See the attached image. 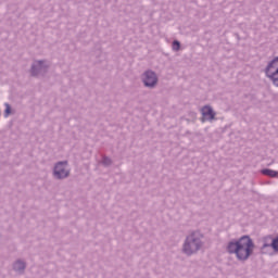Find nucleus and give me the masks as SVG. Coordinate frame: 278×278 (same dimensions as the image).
Masks as SVG:
<instances>
[{
	"mask_svg": "<svg viewBox=\"0 0 278 278\" xmlns=\"http://www.w3.org/2000/svg\"><path fill=\"white\" fill-rule=\"evenodd\" d=\"M34 71H36V65L33 66V75H34Z\"/></svg>",
	"mask_w": 278,
	"mask_h": 278,
	"instance_id": "nucleus-13",
	"label": "nucleus"
},
{
	"mask_svg": "<svg viewBox=\"0 0 278 278\" xmlns=\"http://www.w3.org/2000/svg\"><path fill=\"white\" fill-rule=\"evenodd\" d=\"M54 177L56 179H64L68 177V169L66 168V162H60L54 167Z\"/></svg>",
	"mask_w": 278,
	"mask_h": 278,
	"instance_id": "nucleus-4",
	"label": "nucleus"
},
{
	"mask_svg": "<svg viewBox=\"0 0 278 278\" xmlns=\"http://www.w3.org/2000/svg\"><path fill=\"white\" fill-rule=\"evenodd\" d=\"M39 68H42V61L37 62Z\"/></svg>",
	"mask_w": 278,
	"mask_h": 278,
	"instance_id": "nucleus-12",
	"label": "nucleus"
},
{
	"mask_svg": "<svg viewBox=\"0 0 278 278\" xmlns=\"http://www.w3.org/2000/svg\"><path fill=\"white\" fill-rule=\"evenodd\" d=\"M202 112V121H214V116H216V113H214V110H212L210 106H204L201 110Z\"/></svg>",
	"mask_w": 278,
	"mask_h": 278,
	"instance_id": "nucleus-6",
	"label": "nucleus"
},
{
	"mask_svg": "<svg viewBox=\"0 0 278 278\" xmlns=\"http://www.w3.org/2000/svg\"><path fill=\"white\" fill-rule=\"evenodd\" d=\"M179 48H180L179 41H174V42H173V49H174V51H179Z\"/></svg>",
	"mask_w": 278,
	"mask_h": 278,
	"instance_id": "nucleus-11",
	"label": "nucleus"
},
{
	"mask_svg": "<svg viewBox=\"0 0 278 278\" xmlns=\"http://www.w3.org/2000/svg\"><path fill=\"white\" fill-rule=\"evenodd\" d=\"M262 174L267 175V177H278V172L273 169H263Z\"/></svg>",
	"mask_w": 278,
	"mask_h": 278,
	"instance_id": "nucleus-7",
	"label": "nucleus"
},
{
	"mask_svg": "<svg viewBox=\"0 0 278 278\" xmlns=\"http://www.w3.org/2000/svg\"><path fill=\"white\" fill-rule=\"evenodd\" d=\"M228 251L229 253H235L238 260H249L251 253H253V241L249 237H242L237 242H230Z\"/></svg>",
	"mask_w": 278,
	"mask_h": 278,
	"instance_id": "nucleus-1",
	"label": "nucleus"
},
{
	"mask_svg": "<svg viewBox=\"0 0 278 278\" xmlns=\"http://www.w3.org/2000/svg\"><path fill=\"white\" fill-rule=\"evenodd\" d=\"M271 247H273V249H275V250L278 252V238H276L275 240H273Z\"/></svg>",
	"mask_w": 278,
	"mask_h": 278,
	"instance_id": "nucleus-10",
	"label": "nucleus"
},
{
	"mask_svg": "<svg viewBox=\"0 0 278 278\" xmlns=\"http://www.w3.org/2000/svg\"><path fill=\"white\" fill-rule=\"evenodd\" d=\"M10 114H12V108L10 106V104H5L4 117L8 118Z\"/></svg>",
	"mask_w": 278,
	"mask_h": 278,
	"instance_id": "nucleus-9",
	"label": "nucleus"
},
{
	"mask_svg": "<svg viewBox=\"0 0 278 278\" xmlns=\"http://www.w3.org/2000/svg\"><path fill=\"white\" fill-rule=\"evenodd\" d=\"M198 249H201V240L199 239V233L194 232L187 238V241L184 245V252L187 255H192V253H197Z\"/></svg>",
	"mask_w": 278,
	"mask_h": 278,
	"instance_id": "nucleus-2",
	"label": "nucleus"
},
{
	"mask_svg": "<svg viewBox=\"0 0 278 278\" xmlns=\"http://www.w3.org/2000/svg\"><path fill=\"white\" fill-rule=\"evenodd\" d=\"M266 76L278 88V56L275 58L265 70Z\"/></svg>",
	"mask_w": 278,
	"mask_h": 278,
	"instance_id": "nucleus-3",
	"label": "nucleus"
},
{
	"mask_svg": "<svg viewBox=\"0 0 278 278\" xmlns=\"http://www.w3.org/2000/svg\"><path fill=\"white\" fill-rule=\"evenodd\" d=\"M264 247H270V244H264Z\"/></svg>",
	"mask_w": 278,
	"mask_h": 278,
	"instance_id": "nucleus-14",
	"label": "nucleus"
},
{
	"mask_svg": "<svg viewBox=\"0 0 278 278\" xmlns=\"http://www.w3.org/2000/svg\"><path fill=\"white\" fill-rule=\"evenodd\" d=\"M14 270H25V263L22 261H17L14 264Z\"/></svg>",
	"mask_w": 278,
	"mask_h": 278,
	"instance_id": "nucleus-8",
	"label": "nucleus"
},
{
	"mask_svg": "<svg viewBox=\"0 0 278 278\" xmlns=\"http://www.w3.org/2000/svg\"><path fill=\"white\" fill-rule=\"evenodd\" d=\"M143 83L144 86L153 87L157 84V76H155V73L153 72H146L143 75Z\"/></svg>",
	"mask_w": 278,
	"mask_h": 278,
	"instance_id": "nucleus-5",
	"label": "nucleus"
}]
</instances>
